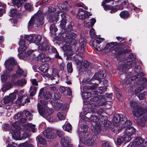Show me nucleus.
<instances>
[{"label": "nucleus", "mask_w": 147, "mask_h": 147, "mask_svg": "<svg viewBox=\"0 0 147 147\" xmlns=\"http://www.w3.org/2000/svg\"><path fill=\"white\" fill-rule=\"evenodd\" d=\"M43 16L42 12L38 11L31 18L28 22V27L29 29H31L33 27L34 24L38 25H42L43 24Z\"/></svg>", "instance_id": "obj_1"}, {"label": "nucleus", "mask_w": 147, "mask_h": 147, "mask_svg": "<svg viewBox=\"0 0 147 147\" xmlns=\"http://www.w3.org/2000/svg\"><path fill=\"white\" fill-rule=\"evenodd\" d=\"M79 137H80V141L85 144L90 146H92L94 144V140L90 138V136L88 135L86 133L82 132L81 133H79Z\"/></svg>", "instance_id": "obj_2"}, {"label": "nucleus", "mask_w": 147, "mask_h": 147, "mask_svg": "<svg viewBox=\"0 0 147 147\" xmlns=\"http://www.w3.org/2000/svg\"><path fill=\"white\" fill-rule=\"evenodd\" d=\"M18 122H16L13 123L12 125L15 129L13 130V134L12 133H9V134L11 135L12 138L16 140L21 139L20 132V131L21 128L18 126Z\"/></svg>", "instance_id": "obj_3"}, {"label": "nucleus", "mask_w": 147, "mask_h": 147, "mask_svg": "<svg viewBox=\"0 0 147 147\" xmlns=\"http://www.w3.org/2000/svg\"><path fill=\"white\" fill-rule=\"evenodd\" d=\"M19 45L20 47L18 49L19 53L18 56L20 59H22L25 55L24 51L27 49V45L25 41L23 40H20Z\"/></svg>", "instance_id": "obj_4"}, {"label": "nucleus", "mask_w": 147, "mask_h": 147, "mask_svg": "<svg viewBox=\"0 0 147 147\" xmlns=\"http://www.w3.org/2000/svg\"><path fill=\"white\" fill-rule=\"evenodd\" d=\"M109 95V98H111L110 95L107 94V96H105L102 95L96 96L93 98V100L95 102H97V103L99 105H103L105 104L107 98H108V95Z\"/></svg>", "instance_id": "obj_5"}, {"label": "nucleus", "mask_w": 147, "mask_h": 147, "mask_svg": "<svg viewBox=\"0 0 147 147\" xmlns=\"http://www.w3.org/2000/svg\"><path fill=\"white\" fill-rule=\"evenodd\" d=\"M16 63L14 59L11 57L5 61V65L7 70L9 71H12L14 70V66L16 65Z\"/></svg>", "instance_id": "obj_6"}, {"label": "nucleus", "mask_w": 147, "mask_h": 147, "mask_svg": "<svg viewBox=\"0 0 147 147\" xmlns=\"http://www.w3.org/2000/svg\"><path fill=\"white\" fill-rule=\"evenodd\" d=\"M135 132V129L132 127L126 128L124 134V138L125 142H129L131 140V136Z\"/></svg>", "instance_id": "obj_7"}, {"label": "nucleus", "mask_w": 147, "mask_h": 147, "mask_svg": "<svg viewBox=\"0 0 147 147\" xmlns=\"http://www.w3.org/2000/svg\"><path fill=\"white\" fill-rule=\"evenodd\" d=\"M76 34L74 33H69L68 35H66V36L64 39V44L67 42L69 44H71L73 45L76 42Z\"/></svg>", "instance_id": "obj_8"}, {"label": "nucleus", "mask_w": 147, "mask_h": 147, "mask_svg": "<svg viewBox=\"0 0 147 147\" xmlns=\"http://www.w3.org/2000/svg\"><path fill=\"white\" fill-rule=\"evenodd\" d=\"M131 107L132 109V113H133L134 118L135 120L138 119V101L135 100H132L130 103Z\"/></svg>", "instance_id": "obj_9"}, {"label": "nucleus", "mask_w": 147, "mask_h": 147, "mask_svg": "<svg viewBox=\"0 0 147 147\" xmlns=\"http://www.w3.org/2000/svg\"><path fill=\"white\" fill-rule=\"evenodd\" d=\"M92 14L87 11H84L82 9L80 8L79 9L78 12L77 14V17L81 20H84L87 19L89 16H91Z\"/></svg>", "instance_id": "obj_10"}, {"label": "nucleus", "mask_w": 147, "mask_h": 147, "mask_svg": "<svg viewBox=\"0 0 147 147\" xmlns=\"http://www.w3.org/2000/svg\"><path fill=\"white\" fill-rule=\"evenodd\" d=\"M37 109L40 114L44 117L47 118L51 114L53 113V111L49 108L45 111V109H42V110L40 109L39 104H37Z\"/></svg>", "instance_id": "obj_11"}, {"label": "nucleus", "mask_w": 147, "mask_h": 147, "mask_svg": "<svg viewBox=\"0 0 147 147\" xmlns=\"http://www.w3.org/2000/svg\"><path fill=\"white\" fill-rule=\"evenodd\" d=\"M52 95V94L46 88H42L40 91L38 97H44L47 99L50 98Z\"/></svg>", "instance_id": "obj_12"}, {"label": "nucleus", "mask_w": 147, "mask_h": 147, "mask_svg": "<svg viewBox=\"0 0 147 147\" xmlns=\"http://www.w3.org/2000/svg\"><path fill=\"white\" fill-rule=\"evenodd\" d=\"M45 137L47 139H53L55 134L53 132V130L50 128H48L43 132Z\"/></svg>", "instance_id": "obj_13"}, {"label": "nucleus", "mask_w": 147, "mask_h": 147, "mask_svg": "<svg viewBox=\"0 0 147 147\" xmlns=\"http://www.w3.org/2000/svg\"><path fill=\"white\" fill-rule=\"evenodd\" d=\"M147 80L146 78H141L138 79V91H142L147 86Z\"/></svg>", "instance_id": "obj_14"}, {"label": "nucleus", "mask_w": 147, "mask_h": 147, "mask_svg": "<svg viewBox=\"0 0 147 147\" xmlns=\"http://www.w3.org/2000/svg\"><path fill=\"white\" fill-rule=\"evenodd\" d=\"M104 40V39L102 38H97L94 39L92 42L93 47L94 48L98 51L101 50V48H100V44Z\"/></svg>", "instance_id": "obj_15"}, {"label": "nucleus", "mask_w": 147, "mask_h": 147, "mask_svg": "<svg viewBox=\"0 0 147 147\" xmlns=\"http://www.w3.org/2000/svg\"><path fill=\"white\" fill-rule=\"evenodd\" d=\"M117 43L116 42H112L108 43L106 44L105 46L101 47V50H108L107 51L109 52L114 49L117 46Z\"/></svg>", "instance_id": "obj_16"}, {"label": "nucleus", "mask_w": 147, "mask_h": 147, "mask_svg": "<svg viewBox=\"0 0 147 147\" xmlns=\"http://www.w3.org/2000/svg\"><path fill=\"white\" fill-rule=\"evenodd\" d=\"M34 35H22L20 36V40H24L26 41L25 40L29 41L30 43H34L35 42L34 38ZM26 45H27L26 42Z\"/></svg>", "instance_id": "obj_17"}, {"label": "nucleus", "mask_w": 147, "mask_h": 147, "mask_svg": "<svg viewBox=\"0 0 147 147\" xmlns=\"http://www.w3.org/2000/svg\"><path fill=\"white\" fill-rule=\"evenodd\" d=\"M26 75V73L25 72L23 71L20 68L18 69L16 72V73L11 75V77L13 78H17L21 76H25Z\"/></svg>", "instance_id": "obj_18"}, {"label": "nucleus", "mask_w": 147, "mask_h": 147, "mask_svg": "<svg viewBox=\"0 0 147 147\" xmlns=\"http://www.w3.org/2000/svg\"><path fill=\"white\" fill-rule=\"evenodd\" d=\"M39 49L42 51L49 50V45L48 42L46 41H44L42 43L38 45Z\"/></svg>", "instance_id": "obj_19"}, {"label": "nucleus", "mask_w": 147, "mask_h": 147, "mask_svg": "<svg viewBox=\"0 0 147 147\" xmlns=\"http://www.w3.org/2000/svg\"><path fill=\"white\" fill-rule=\"evenodd\" d=\"M38 60H40L42 62L47 61L50 60V58L46 56L45 54L43 53H40L37 57Z\"/></svg>", "instance_id": "obj_20"}, {"label": "nucleus", "mask_w": 147, "mask_h": 147, "mask_svg": "<svg viewBox=\"0 0 147 147\" xmlns=\"http://www.w3.org/2000/svg\"><path fill=\"white\" fill-rule=\"evenodd\" d=\"M71 142L70 138L68 137H65L62 138L61 141V144L62 146L66 147Z\"/></svg>", "instance_id": "obj_21"}, {"label": "nucleus", "mask_w": 147, "mask_h": 147, "mask_svg": "<svg viewBox=\"0 0 147 147\" xmlns=\"http://www.w3.org/2000/svg\"><path fill=\"white\" fill-rule=\"evenodd\" d=\"M12 82L15 85L23 87L27 83V81L25 79H20L17 81H13Z\"/></svg>", "instance_id": "obj_22"}, {"label": "nucleus", "mask_w": 147, "mask_h": 147, "mask_svg": "<svg viewBox=\"0 0 147 147\" xmlns=\"http://www.w3.org/2000/svg\"><path fill=\"white\" fill-rule=\"evenodd\" d=\"M121 116L119 114H116L114 116L113 118V122L114 125L117 127L119 125V121H121Z\"/></svg>", "instance_id": "obj_23"}, {"label": "nucleus", "mask_w": 147, "mask_h": 147, "mask_svg": "<svg viewBox=\"0 0 147 147\" xmlns=\"http://www.w3.org/2000/svg\"><path fill=\"white\" fill-rule=\"evenodd\" d=\"M146 146L147 139L144 140L141 137H138V147H145Z\"/></svg>", "instance_id": "obj_24"}, {"label": "nucleus", "mask_w": 147, "mask_h": 147, "mask_svg": "<svg viewBox=\"0 0 147 147\" xmlns=\"http://www.w3.org/2000/svg\"><path fill=\"white\" fill-rule=\"evenodd\" d=\"M100 125L99 124H96L95 126H91L92 130L95 134H98L100 132L101 130Z\"/></svg>", "instance_id": "obj_25"}, {"label": "nucleus", "mask_w": 147, "mask_h": 147, "mask_svg": "<svg viewBox=\"0 0 147 147\" xmlns=\"http://www.w3.org/2000/svg\"><path fill=\"white\" fill-rule=\"evenodd\" d=\"M1 76V79L3 82H5L7 79L10 77V74L7 71H4Z\"/></svg>", "instance_id": "obj_26"}, {"label": "nucleus", "mask_w": 147, "mask_h": 147, "mask_svg": "<svg viewBox=\"0 0 147 147\" xmlns=\"http://www.w3.org/2000/svg\"><path fill=\"white\" fill-rule=\"evenodd\" d=\"M107 117L106 116H103L102 115L100 116L99 118L98 119L99 120V123L101 125H103L104 126L107 127L108 126H109V125H107L105 124V123H109V121H107L106 120Z\"/></svg>", "instance_id": "obj_27"}, {"label": "nucleus", "mask_w": 147, "mask_h": 147, "mask_svg": "<svg viewBox=\"0 0 147 147\" xmlns=\"http://www.w3.org/2000/svg\"><path fill=\"white\" fill-rule=\"evenodd\" d=\"M12 87V84L10 82H8L6 83L5 85L3 86L1 90L3 92H5L11 88Z\"/></svg>", "instance_id": "obj_28"}, {"label": "nucleus", "mask_w": 147, "mask_h": 147, "mask_svg": "<svg viewBox=\"0 0 147 147\" xmlns=\"http://www.w3.org/2000/svg\"><path fill=\"white\" fill-rule=\"evenodd\" d=\"M26 0H12V3L18 8L20 7Z\"/></svg>", "instance_id": "obj_29"}, {"label": "nucleus", "mask_w": 147, "mask_h": 147, "mask_svg": "<svg viewBox=\"0 0 147 147\" xmlns=\"http://www.w3.org/2000/svg\"><path fill=\"white\" fill-rule=\"evenodd\" d=\"M77 64L79 65L80 64H81V67L80 68H81V69H82V68L84 69L88 68L90 65L89 62L86 61H84L82 62L79 61L77 63ZM80 70L82 71V70H80Z\"/></svg>", "instance_id": "obj_30"}, {"label": "nucleus", "mask_w": 147, "mask_h": 147, "mask_svg": "<svg viewBox=\"0 0 147 147\" xmlns=\"http://www.w3.org/2000/svg\"><path fill=\"white\" fill-rule=\"evenodd\" d=\"M49 65L47 63H45L42 64L39 67V69L41 71L46 73L48 69Z\"/></svg>", "instance_id": "obj_31"}, {"label": "nucleus", "mask_w": 147, "mask_h": 147, "mask_svg": "<svg viewBox=\"0 0 147 147\" xmlns=\"http://www.w3.org/2000/svg\"><path fill=\"white\" fill-rule=\"evenodd\" d=\"M53 76L54 77H56L57 78V81H55V82L53 83V85H55L58 83V81L59 80V76L58 74V71L56 69H54L53 70L52 73Z\"/></svg>", "instance_id": "obj_32"}, {"label": "nucleus", "mask_w": 147, "mask_h": 147, "mask_svg": "<svg viewBox=\"0 0 147 147\" xmlns=\"http://www.w3.org/2000/svg\"><path fill=\"white\" fill-rule=\"evenodd\" d=\"M63 46L61 47L62 49L64 51H70L72 50V48L69 46L71 44H69L67 42H66L64 44V41L63 42Z\"/></svg>", "instance_id": "obj_33"}, {"label": "nucleus", "mask_w": 147, "mask_h": 147, "mask_svg": "<svg viewBox=\"0 0 147 147\" xmlns=\"http://www.w3.org/2000/svg\"><path fill=\"white\" fill-rule=\"evenodd\" d=\"M36 90L37 88L36 86H31L29 90L30 96H34L36 94Z\"/></svg>", "instance_id": "obj_34"}, {"label": "nucleus", "mask_w": 147, "mask_h": 147, "mask_svg": "<svg viewBox=\"0 0 147 147\" xmlns=\"http://www.w3.org/2000/svg\"><path fill=\"white\" fill-rule=\"evenodd\" d=\"M96 92L93 91L91 92H84L82 94L83 98L85 99H88L92 95V93L95 94Z\"/></svg>", "instance_id": "obj_35"}, {"label": "nucleus", "mask_w": 147, "mask_h": 147, "mask_svg": "<svg viewBox=\"0 0 147 147\" xmlns=\"http://www.w3.org/2000/svg\"><path fill=\"white\" fill-rule=\"evenodd\" d=\"M119 15L121 18L125 19L129 17V13L127 11H123L121 12Z\"/></svg>", "instance_id": "obj_36"}, {"label": "nucleus", "mask_w": 147, "mask_h": 147, "mask_svg": "<svg viewBox=\"0 0 147 147\" xmlns=\"http://www.w3.org/2000/svg\"><path fill=\"white\" fill-rule=\"evenodd\" d=\"M104 76V74H102V71H100L98 73H96L95 74L94 76V78L100 81V80L103 78Z\"/></svg>", "instance_id": "obj_37"}, {"label": "nucleus", "mask_w": 147, "mask_h": 147, "mask_svg": "<svg viewBox=\"0 0 147 147\" xmlns=\"http://www.w3.org/2000/svg\"><path fill=\"white\" fill-rule=\"evenodd\" d=\"M63 128L64 130L69 132H70L72 130L71 125L69 123H65L63 126Z\"/></svg>", "instance_id": "obj_38"}, {"label": "nucleus", "mask_w": 147, "mask_h": 147, "mask_svg": "<svg viewBox=\"0 0 147 147\" xmlns=\"http://www.w3.org/2000/svg\"><path fill=\"white\" fill-rule=\"evenodd\" d=\"M34 39L35 43L36 45H38L40 44V42L41 40L42 37L40 35H34Z\"/></svg>", "instance_id": "obj_39"}, {"label": "nucleus", "mask_w": 147, "mask_h": 147, "mask_svg": "<svg viewBox=\"0 0 147 147\" xmlns=\"http://www.w3.org/2000/svg\"><path fill=\"white\" fill-rule=\"evenodd\" d=\"M37 141L41 144H45L46 143V140L44 138L40 136H38L36 138Z\"/></svg>", "instance_id": "obj_40"}, {"label": "nucleus", "mask_w": 147, "mask_h": 147, "mask_svg": "<svg viewBox=\"0 0 147 147\" xmlns=\"http://www.w3.org/2000/svg\"><path fill=\"white\" fill-rule=\"evenodd\" d=\"M25 9L29 11H30L33 10V6L31 3H26L24 5Z\"/></svg>", "instance_id": "obj_41"}, {"label": "nucleus", "mask_w": 147, "mask_h": 147, "mask_svg": "<svg viewBox=\"0 0 147 147\" xmlns=\"http://www.w3.org/2000/svg\"><path fill=\"white\" fill-rule=\"evenodd\" d=\"M40 103H38V104H39L40 109L42 110V109H45L43 107L44 106L45 107H46L47 105L48 102L46 101H43L42 100H40Z\"/></svg>", "instance_id": "obj_42"}, {"label": "nucleus", "mask_w": 147, "mask_h": 147, "mask_svg": "<svg viewBox=\"0 0 147 147\" xmlns=\"http://www.w3.org/2000/svg\"><path fill=\"white\" fill-rule=\"evenodd\" d=\"M128 92H132L136 94H137L138 93V90L135 86H133L129 88Z\"/></svg>", "instance_id": "obj_43"}, {"label": "nucleus", "mask_w": 147, "mask_h": 147, "mask_svg": "<svg viewBox=\"0 0 147 147\" xmlns=\"http://www.w3.org/2000/svg\"><path fill=\"white\" fill-rule=\"evenodd\" d=\"M23 113L25 114L28 120H30L32 119V115L29 111L26 110H24L23 111Z\"/></svg>", "instance_id": "obj_44"}, {"label": "nucleus", "mask_w": 147, "mask_h": 147, "mask_svg": "<svg viewBox=\"0 0 147 147\" xmlns=\"http://www.w3.org/2000/svg\"><path fill=\"white\" fill-rule=\"evenodd\" d=\"M147 119V117L146 116H144L139 121L140 124L142 126H144L145 124Z\"/></svg>", "instance_id": "obj_45"}, {"label": "nucleus", "mask_w": 147, "mask_h": 147, "mask_svg": "<svg viewBox=\"0 0 147 147\" xmlns=\"http://www.w3.org/2000/svg\"><path fill=\"white\" fill-rule=\"evenodd\" d=\"M106 86L100 87L97 90V92L100 94L103 93L106 91Z\"/></svg>", "instance_id": "obj_46"}, {"label": "nucleus", "mask_w": 147, "mask_h": 147, "mask_svg": "<svg viewBox=\"0 0 147 147\" xmlns=\"http://www.w3.org/2000/svg\"><path fill=\"white\" fill-rule=\"evenodd\" d=\"M20 147H34L32 144L28 143L27 142H26L22 143L19 145Z\"/></svg>", "instance_id": "obj_47"}, {"label": "nucleus", "mask_w": 147, "mask_h": 147, "mask_svg": "<svg viewBox=\"0 0 147 147\" xmlns=\"http://www.w3.org/2000/svg\"><path fill=\"white\" fill-rule=\"evenodd\" d=\"M58 20V16L57 14L56 15H53L49 19V21L51 22H54L55 21H57Z\"/></svg>", "instance_id": "obj_48"}, {"label": "nucleus", "mask_w": 147, "mask_h": 147, "mask_svg": "<svg viewBox=\"0 0 147 147\" xmlns=\"http://www.w3.org/2000/svg\"><path fill=\"white\" fill-rule=\"evenodd\" d=\"M58 119L60 120H63L65 119V115L62 113H59L57 115Z\"/></svg>", "instance_id": "obj_49"}, {"label": "nucleus", "mask_w": 147, "mask_h": 147, "mask_svg": "<svg viewBox=\"0 0 147 147\" xmlns=\"http://www.w3.org/2000/svg\"><path fill=\"white\" fill-rule=\"evenodd\" d=\"M86 42L85 41H83L80 43L81 49L82 52H84L86 49Z\"/></svg>", "instance_id": "obj_50"}, {"label": "nucleus", "mask_w": 147, "mask_h": 147, "mask_svg": "<svg viewBox=\"0 0 147 147\" xmlns=\"http://www.w3.org/2000/svg\"><path fill=\"white\" fill-rule=\"evenodd\" d=\"M67 70L68 72L72 73L73 71V69L71 63H68L67 65Z\"/></svg>", "instance_id": "obj_51"}, {"label": "nucleus", "mask_w": 147, "mask_h": 147, "mask_svg": "<svg viewBox=\"0 0 147 147\" xmlns=\"http://www.w3.org/2000/svg\"><path fill=\"white\" fill-rule=\"evenodd\" d=\"M17 13V11L16 9H11L9 16L11 17H14L16 15Z\"/></svg>", "instance_id": "obj_52"}, {"label": "nucleus", "mask_w": 147, "mask_h": 147, "mask_svg": "<svg viewBox=\"0 0 147 147\" xmlns=\"http://www.w3.org/2000/svg\"><path fill=\"white\" fill-rule=\"evenodd\" d=\"M124 141V142L125 143H126L127 142H125V140L124 138V135L121 138H118L117 139V142L118 145H120Z\"/></svg>", "instance_id": "obj_53"}, {"label": "nucleus", "mask_w": 147, "mask_h": 147, "mask_svg": "<svg viewBox=\"0 0 147 147\" xmlns=\"http://www.w3.org/2000/svg\"><path fill=\"white\" fill-rule=\"evenodd\" d=\"M91 121L96 122L99 121L98 118L95 115H91L90 118Z\"/></svg>", "instance_id": "obj_54"}, {"label": "nucleus", "mask_w": 147, "mask_h": 147, "mask_svg": "<svg viewBox=\"0 0 147 147\" xmlns=\"http://www.w3.org/2000/svg\"><path fill=\"white\" fill-rule=\"evenodd\" d=\"M23 116V113L22 112H19L13 116V118L15 119H18Z\"/></svg>", "instance_id": "obj_55"}, {"label": "nucleus", "mask_w": 147, "mask_h": 147, "mask_svg": "<svg viewBox=\"0 0 147 147\" xmlns=\"http://www.w3.org/2000/svg\"><path fill=\"white\" fill-rule=\"evenodd\" d=\"M90 35L91 37L94 38L95 37L96 35L94 32V29L93 28H91L90 31Z\"/></svg>", "instance_id": "obj_56"}, {"label": "nucleus", "mask_w": 147, "mask_h": 147, "mask_svg": "<svg viewBox=\"0 0 147 147\" xmlns=\"http://www.w3.org/2000/svg\"><path fill=\"white\" fill-rule=\"evenodd\" d=\"M50 29L51 32L53 31L55 32H57L58 30L57 27H55V24H53L51 26Z\"/></svg>", "instance_id": "obj_57"}, {"label": "nucleus", "mask_w": 147, "mask_h": 147, "mask_svg": "<svg viewBox=\"0 0 147 147\" xmlns=\"http://www.w3.org/2000/svg\"><path fill=\"white\" fill-rule=\"evenodd\" d=\"M57 6L61 10H65L66 9V6L64 4L58 3L57 4Z\"/></svg>", "instance_id": "obj_58"}, {"label": "nucleus", "mask_w": 147, "mask_h": 147, "mask_svg": "<svg viewBox=\"0 0 147 147\" xmlns=\"http://www.w3.org/2000/svg\"><path fill=\"white\" fill-rule=\"evenodd\" d=\"M50 122L52 123L56 121L57 119L55 117H50L47 118Z\"/></svg>", "instance_id": "obj_59"}, {"label": "nucleus", "mask_w": 147, "mask_h": 147, "mask_svg": "<svg viewBox=\"0 0 147 147\" xmlns=\"http://www.w3.org/2000/svg\"><path fill=\"white\" fill-rule=\"evenodd\" d=\"M11 101L14 100L16 98V95L14 93H12L9 95V96Z\"/></svg>", "instance_id": "obj_60"}, {"label": "nucleus", "mask_w": 147, "mask_h": 147, "mask_svg": "<svg viewBox=\"0 0 147 147\" xmlns=\"http://www.w3.org/2000/svg\"><path fill=\"white\" fill-rule=\"evenodd\" d=\"M3 128L4 129V130L6 131L8 129H10L11 127L9 125L5 124L3 125Z\"/></svg>", "instance_id": "obj_61"}, {"label": "nucleus", "mask_w": 147, "mask_h": 147, "mask_svg": "<svg viewBox=\"0 0 147 147\" xmlns=\"http://www.w3.org/2000/svg\"><path fill=\"white\" fill-rule=\"evenodd\" d=\"M110 10V12L112 13L116 12L117 11L118 9L117 8L113 6H111Z\"/></svg>", "instance_id": "obj_62"}, {"label": "nucleus", "mask_w": 147, "mask_h": 147, "mask_svg": "<svg viewBox=\"0 0 147 147\" xmlns=\"http://www.w3.org/2000/svg\"><path fill=\"white\" fill-rule=\"evenodd\" d=\"M3 102H4L5 104L9 102H11L9 96H5L4 97Z\"/></svg>", "instance_id": "obj_63"}, {"label": "nucleus", "mask_w": 147, "mask_h": 147, "mask_svg": "<svg viewBox=\"0 0 147 147\" xmlns=\"http://www.w3.org/2000/svg\"><path fill=\"white\" fill-rule=\"evenodd\" d=\"M101 147H111V146L110 142H107L103 143L102 144Z\"/></svg>", "instance_id": "obj_64"}]
</instances>
